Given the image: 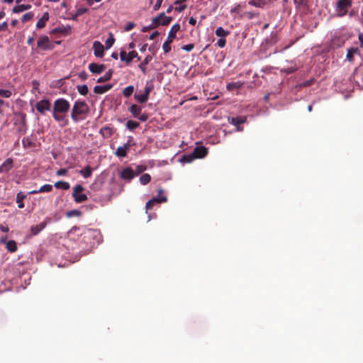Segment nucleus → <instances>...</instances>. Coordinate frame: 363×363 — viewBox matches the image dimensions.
<instances>
[{
	"instance_id": "nucleus-1",
	"label": "nucleus",
	"mask_w": 363,
	"mask_h": 363,
	"mask_svg": "<svg viewBox=\"0 0 363 363\" xmlns=\"http://www.w3.org/2000/svg\"><path fill=\"white\" fill-rule=\"evenodd\" d=\"M70 104L68 101L63 98L57 99L54 101L52 109V117L58 122H62L63 125H68L67 113L69 110Z\"/></svg>"
},
{
	"instance_id": "nucleus-2",
	"label": "nucleus",
	"mask_w": 363,
	"mask_h": 363,
	"mask_svg": "<svg viewBox=\"0 0 363 363\" xmlns=\"http://www.w3.org/2000/svg\"><path fill=\"white\" fill-rule=\"evenodd\" d=\"M89 112L88 105L82 101H76L73 105L71 118L75 123L84 120Z\"/></svg>"
},
{
	"instance_id": "nucleus-3",
	"label": "nucleus",
	"mask_w": 363,
	"mask_h": 363,
	"mask_svg": "<svg viewBox=\"0 0 363 363\" xmlns=\"http://www.w3.org/2000/svg\"><path fill=\"white\" fill-rule=\"evenodd\" d=\"M352 0H338L335 7V11L338 17L345 16L348 9L352 6Z\"/></svg>"
},
{
	"instance_id": "nucleus-4",
	"label": "nucleus",
	"mask_w": 363,
	"mask_h": 363,
	"mask_svg": "<svg viewBox=\"0 0 363 363\" xmlns=\"http://www.w3.org/2000/svg\"><path fill=\"white\" fill-rule=\"evenodd\" d=\"M84 188L81 184H77L73 188L72 197L76 203H82L87 200V196L85 194H81Z\"/></svg>"
},
{
	"instance_id": "nucleus-5",
	"label": "nucleus",
	"mask_w": 363,
	"mask_h": 363,
	"mask_svg": "<svg viewBox=\"0 0 363 363\" xmlns=\"http://www.w3.org/2000/svg\"><path fill=\"white\" fill-rule=\"evenodd\" d=\"M37 45L38 48L43 50H52L53 48V45L47 35L40 36L38 40Z\"/></svg>"
},
{
	"instance_id": "nucleus-6",
	"label": "nucleus",
	"mask_w": 363,
	"mask_h": 363,
	"mask_svg": "<svg viewBox=\"0 0 363 363\" xmlns=\"http://www.w3.org/2000/svg\"><path fill=\"white\" fill-rule=\"evenodd\" d=\"M120 57L121 61H125L127 64H130L135 57H137L138 60H140V57L138 56V52L135 50H133L128 53H127L125 50H121L120 52Z\"/></svg>"
},
{
	"instance_id": "nucleus-7",
	"label": "nucleus",
	"mask_w": 363,
	"mask_h": 363,
	"mask_svg": "<svg viewBox=\"0 0 363 363\" xmlns=\"http://www.w3.org/2000/svg\"><path fill=\"white\" fill-rule=\"evenodd\" d=\"M50 220V219L47 218L44 221L41 222L40 223L35 225H32L30 229L31 235H38L46 227Z\"/></svg>"
},
{
	"instance_id": "nucleus-8",
	"label": "nucleus",
	"mask_w": 363,
	"mask_h": 363,
	"mask_svg": "<svg viewBox=\"0 0 363 363\" xmlns=\"http://www.w3.org/2000/svg\"><path fill=\"white\" fill-rule=\"evenodd\" d=\"M50 106L51 104L48 99L41 100L35 105L36 110L41 114H43L46 111H49L50 109Z\"/></svg>"
},
{
	"instance_id": "nucleus-9",
	"label": "nucleus",
	"mask_w": 363,
	"mask_h": 363,
	"mask_svg": "<svg viewBox=\"0 0 363 363\" xmlns=\"http://www.w3.org/2000/svg\"><path fill=\"white\" fill-rule=\"evenodd\" d=\"M228 121L232 125L236 126V130L238 131H242V128L240 127V125L246 121V118L245 116L232 117L228 118Z\"/></svg>"
},
{
	"instance_id": "nucleus-10",
	"label": "nucleus",
	"mask_w": 363,
	"mask_h": 363,
	"mask_svg": "<svg viewBox=\"0 0 363 363\" xmlns=\"http://www.w3.org/2000/svg\"><path fill=\"white\" fill-rule=\"evenodd\" d=\"M94 55L98 57H102L104 52V46L99 41H94L93 43Z\"/></svg>"
},
{
	"instance_id": "nucleus-11",
	"label": "nucleus",
	"mask_w": 363,
	"mask_h": 363,
	"mask_svg": "<svg viewBox=\"0 0 363 363\" xmlns=\"http://www.w3.org/2000/svg\"><path fill=\"white\" fill-rule=\"evenodd\" d=\"M135 175V174L130 167L123 169L120 173V176L123 179L128 181L131 180Z\"/></svg>"
},
{
	"instance_id": "nucleus-12",
	"label": "nucleus",
	"mask_w": 363,
	"mask_h": 363,
	"mask_svg": "<svg viewBox=\"0 0 363 363\" xmlns=\"http://www.w3.org/2000/svg\"><path fill=\"white\" fill-rule=\"evenodd\" d=\"M208 154V150L203 146H199L194 148L193 155L194 158H203Z\"/></svg>"
},
{
	"instance_id": "nucleus-13",
	"label": "nucleus",
	"mask_w": 363,
	"mask_h": 363,
	"mask_svg": "<svg viewBox=\"0 0 363 363\" xmlns=\"http://www.w3.org/2000/svg\"><path fill=\"white\" fill-rule=\"evenodd\" d=\"M130 143H127L123 146H120L116 149V155L118 157H125L127 156L128 151L130 149Z\"/></svg>"
},
{
	"instance_id": "nucleus-14",
	"label": "nucleus",
	"mask_w": 363,
	"mask_h": 363,
	"mask_svg": "<svg viewBox=\"0 0 363 363\" xmlns=\"http://www.w3.org/2000/svg\"><path fill=\"white\" fill-rule=\"evenodd\" d=\"M167 201V199L166 196H162L160 198H152V199H150V201H148L146 203V205H145L146 210L147 211V210L152 209V207L154 206V205L157 203H164V202H166Z\"/></svg>"
},
{
	"instance_id": "nucleus-15",
	"label": "nucleus",
	"mask_w": 363,
	"mask_h": 363,
	"mask_svg": "<svg viewBox=\"0 0 363 363\" xmlns=\"http://www.w3.org/2000/svg\"><path fill=\"white\" fill-rule=\"evenodd\" d=\"M89 69L90 72L94 74H101L105 70L106 67L104 65H98L96 63H91L89 65Z\"/></svg>"
},
{
	"instance_id": "nucleus-16",
	"label": "nucleus",
	"mask_w": 363,
	"mask_h": 363,
	"mask_svg": "<svg viewBox=\"0 0 363 363\" xmlns=\"http://www.w3.org/2000/svg\"><path fill=\"white\" fill-rule=\"evenodd\" d=\"M180 28L181 26L179 23L174 24L172 26L170 30L169 31L167 40L173 42L174 39L176 38L177 32H178L180 30Z\"/></svg>"
},
{
	"instance_id": "nucleus-17",
	"label": "nucleus",
	"mask_w": 363,
	"mask_h": 363,
	"mask_svg": "<svg viewBox=\"0 0 363 363\" xmlns=\"http://www.w3.org/2000/svg\"><path fill=\"white\" fill-rule=\"evenodd\" d=\"M13 161L11 158L6 159L0 166L1 172H8L13 167Z\"/></svg>"
},
{
	"instance_id": "nucleus-18",
	"label": "nucleus",
	"mask_w": 363,
	"mask_h": 363,
	"mask_svg": "<svg viewBox=\"0 0 363 363\" xmlns=\"http://www.w3.org/2000/svg\"><path fill=\"white\" fill-rule=\"evenodd\" d=\"M49 18H50L49 13L45 12L43 14L42 17L38 21V22L36 23V28L38 29L43 28L46 25V22L49 20Z\"/></svg>"
},
{
	"instance_id": "nucleus-19",
	"label": "nucleus",
	"mask_w": 363,
	"mask_h": 363,
	"mask_svg": "<svg viewBox=\"0 0 363 363\" xmlns=\"http://www.w3.org/2000/svg\"><path fill=\"white\" fill-rule=\"evenodd\" d=\"M100 134L104 138H110L113 133V129L110 126L102 127L99 130Z\"/></svg>"
},
{
	"instance_id": "nucleus-20",
	"label": "nucleus",
	"mask_w": 363,
	"mask_h": 363,
	"mask_svg": "<svg viewBox=\"0 0 363 363\" xmlns=\"http://www.w3.org/2000/svg\"><path fill=\"white\" fill-rule=\"evenodd\" d=\"M113 87L112 84H106L104 86H96L94 88V92L97 94H102L109 91Z\"/></svg>"
},
{
	"instance_id": "nucleus-21",
	"label": "nucleus",
	"mask_w": 363,
	"mask_h": 363,
	"mask_svg": "<svg viewBox=\"0 0 363 363\" xmlns=\"http://www.w3.org/2000/svg\"><path fill=\"white\" fill-rule=\"evenodd\" d=\"M52 191V186L51 184H44L38 190H33L30 191L29 194H37L40 193L50 192Z\"/></svg>"
},
{
	"instance_id": "nucleus-22",
	"label": "nucleus",
	"mask_w": 363,
	"mask_h": 363,
	"mask_svg": "<svg viewBox=\"0 0 363 363\" xmlns=\"http://www.w3.org/2000/svg\"><path fill=\"white\" fill-rule=\"evenodd\" d=\"M128 110L135 118H138L141 113L142 107L137 104H133L130 106Z\"/></svg>"
},
{
	"instance_id": "nucleus-23",
	"label": "nucleus",
	"mask_w": 363,
	"mask_h": 363,
	"mask_svg": "<svg viewBox=\"0 0 363 363\" xmlns=\"http://www.w3.org/2000/svg\"><path fill=\"white\" fill-rule=\"evenodd\" d=\"M354 54H360L359 50L357 48H350L348 49L347 53V60L350 62H352L354 60Z\"/></svg>"
},
{
	"instance_id": "nucleus-24",
	"label": "nucleus",
	"mask_w": 363,
	"mask_h": 363,
	"mask_svg": "<svg viewBox=\"0 0 363 363\" xmlns=\"http://www.w3.org/2000/svg\"><path fill=\"white\" fill-rule=\"evenodd\" d=\"M31 8L30 4H20L14 6L12 9L13 13H18L23 12L26 10H29Z\"/></svg>"
},
{
	"instance_id": "nucleus-25",
	"label": "nucleus",
	"mask_w": 363,
	"mask_h": 363,
	"mask_svg": "<svg viewBox=\"0 0 363 363\" xmlns=\"http://www.w3.org/2000/svg\"><path fill=\"white\" fill-rule=\"evenodd\" d=\"M6 248L10 252H15L17 251V244L14 240H9L6 243Z\"/></svg>"
},
{
	"instance_id": "nucleus-26",
	"label": "nucleus",
	"mask_w": 363,
	"mask_h": 363,
	"mask_svg": "<svg viewBox=\"0 0 363 363\" xmlns=\"http://www.w3.org/2000/svg\"><path fill=\"white\" fill-rule=\"evenodd\" d=\"M26 198V195L23 194L22 192H18L16 196V203H18V207L19 208H23L24 207L23 200Z\"/></svg>"
},
{
	"instance_id": "nucleus-27",
	"label": "nucleus",
	"mask_w": 363,
	"mask_h": 363,
	"mask_svg": "<svg viewBox=\"0 0 363 363\" xmlns=\"http://www.w3.org/2000/svg\"><path fill=\"white\" fill-rule=\"evenodd\" d=\"M152 57L150 55H147L144 60L139 65L140 70L145 74L146 73V65L152 60Z\"/></svg>"
},
{
	"instance_id": "nucleus-28",
	"label": "nucleus",
	"mask_w": 363,
	"mask_h": 363,
	"mask_svg": "<svg viewBox=\"0 0 363 363\" xmlns=\"http://www.w3.org/2000/svg\"><path fill=\"white\" fill-rule=\"evenodd\" d=\"M134 97H135V100L140 104H144V103L147 102L149 99V97H147V95L145 94L144 93L143 94L135 93L134 95Z\"/></svg>"
},
{
	"instance_id": "nucleus-29",
	"label": "nucleus",
	"mask_w": 363,
	"mask_h": 363,
	"mask_svg": "<svg viewBox=\"0 0 363 363\" xmlns=\"http://www.w3.org/2000/svg\"><path fill=\"white\" fill-rule=\"evenodd\" d=\"M160 18L161 21V26H167L171 23L172 20V17L167 16L164 12L160 13Z\"/></svg>"
},
{
	"instance_id": "nucleus-30",
	"label": "nucleus",
	"mask_w": 363,
	"mask_h": 363,
	"mask_svg": "<svg viewBox=\"0 0 363 363\" xmlns=\"http://www.w3.org/2000/svg\"><path fill=\"white\" fill-rule=\"evenodd\" d=\"M92 168L90 166H86L85 168L79 171V174L84 178H89L92 174Z\"/></svg>"
},
{
	"instance_id": "nucleus-31",
	"label": "nucleus",
	"mask_w": 363,
	"mask_h": 363,
	"mask_svg": "<svg viewBox=\"0 0 363 363\" xmlns=\"http://www.w3.org/2000/svg\"><path fill=\"white\" fill-rule=\"evenodd\" d=\"M22 145L24 148L33 147L35 146V143L30 137L23 138L22 140Z\"/></svg>"
},
{
	"instance_id": "nucleus-32",
	"label": "nucleus",
	"mask_w": 363,
	"mask_h": 363,
	"mask_svg": "<svg viewBox=\"0 0 363 363\" xmlns=\"http://www.w3.org/2000/svg\"><path fill=\"white\" fill-rule=\"evenodd\" d=\"M112 74H113V71L112 69H109L105 74L104 76L103 77H99L98 79H97V82L98 83H102V82H107L108 80H110L112 77Z\"/></svg>"
},
{
	"instance_id": "nucleus-33",
	"label": "nucleus",
	"mask_w": 363,
	"mask_h": 363,
	"mask_svg": "<svg viewBox=\"0 0 363 363\" xmlns=\"http://www.w3.org/2000/svg\"><path fill=\"white\" fill-rule=\"evenodd\" d=\"M296 9H301L308 6V0H293Z\"/></svg>"
},
{
	"instance_id": "nucleus-34",
	"label": "nucleus",
	"mask_w": 363,
	"mask_h": 363,
	"mask_svg": "<svg viewBox=\"0 0 363 363\" xmlns=\"http://www.w3.org/2000/svg\"><path fill=\"white\" fill-rule=\"evenodd\" d=\"M55 186L57 189H62L64 190H67L70 187L69 184L68 182H64V181H59V182H55Z\"/></svg>"
},
{
	"instance_id": "nucleus-35",
	"label": "nucleus",
	"mask_w": 363,
	"mask_h": 363,
	"mask_svg": "<svg viewBox=\"0 0 363 363\" xmlns=\"http://www.w3.org/2000/svg\"><path fill=\"white\" fill-rule=\"evenodd\" d=\"M242 86V83L240 82H231L227 84L226 87L227 89L229 91H232L233 89H238L241 88Z\"/></svg>"
},
{
	"instance_id": "nucleus-36",
	"label": "nucleus",
	"mask_w": 363,
	"mask_h": 363,
	"mask_svg": "<svg viewBox=\"0 0 363 363\" xmlns=\"http://www.w3.org/2000/svg\"><path fill=\"white\" fill-rule=\"evenodd\" d=\"M134 86L133 85L128 86L123 90V94L125 97H130L134 92Z\"/></svg>"
},
{
	"instance_id": "nucleus-37",
	"label": "nucleus",
	"mask_w": 363,
	"mask_h": 363,
	"mask_svg": "<svg viewBox=\"0 0 363 363\" xmlns=\"http://www.w3.org/2000/svg\"><path fill=\"white\" fill-rule=\"evenodd\" d=\"M115 43V38L112 33H109V37L106 39L105 42V46L106 49L111 48Z\"/></svg>"
},
{
	"instance_id": "nucleus-38",
	"label": "nucleus",
	"mask_w": 363,
	"mask_h": 363,
	"mask_svg": "<svg viewBox=\"0 0 363 363\" xmlns=\"http://www.w3.org/2000/svg\"><path fill=\"white\" fill-rule=\"evenodd\" d=\"M151 180V177L149 174H143L140 177V182L143 185L147 184Z\"/></svg>"
},
{
	"instance_id": "nucleus-39",
	"label": "nucleus",
	"mask_w": 363,
	"mask_h": 363,
	"mask_svg": "<svg viewBox=\"0 0 363 363\" xmlns=\"http://www.w3.org/2000/svg\"><path fill=\"white\" fill-rule=\"evenodd\" d=\"M215 33L217 36L220 37V38H225V36H227L229 34V32L224 30L222 27H218L216 30Z\"/></svg>"
},
{
	"instance_id": "nucleus-40",
	"label": "nucleus",
	"mask_w": 363,
	"mask_h": 363,
	"mask_svg": "<svg viewBox=\"0 0 363 363\" xmlns=\"http://www.w3.org/2000/svg\"><path fill=\"white\" fill-rule=\"evenodd\" d=\"M139 125L140 124L138 122H136V121H134L132 120H129L126 123V127L130 130H133L134 129L137 128L139 126Z\"/></svg>"
},
{
	"instance_id": "nucleus-41",
	"label": "nucleus",
	"mask_w": 363,
	"mask_h": 363,
	"mask_svg": "<svg viewBox=\"0 0 363 363\" xmlns=\"http://www.w3.org/2000/svg\"><path fill=\"white\" fill-rule=\"evenodd\" d=\"M153 89L154 85L152 82H147L144 89V94H146L147 97H149L150 93L152 91Z\"/></svg>"
},
{
	"instance_id": "nucleus-42",
	"label": "nucleus",
	"mask_w": 363,
	"mask_h": 363,
	"mask_svg": "<svg viewBox=\"0 0 363 363\" xmlns=\"http://www.w3.org/2000/svg\"><path fill=\"white\" fill-rule=\"evenodd\" d=\"M248 4L251 6L261 8L264 6L265 3L264 0H251Z\"/></svg>"
},
{
	"instance_id": "nucleus-43",
	"label": "nucleus",
	"mask_w": 363,
	"mask_h": 363,
	"mask_svg": "<svg viewBox=\"0 0 363 363\" xmlns=\"http://www.w3.org/2000/svg\"><path fill=\"white\" fill-rule=\"evenodd\" d=\"M77 90L81 95L85 96L88 94L89 89L86 84L77 86Z\"/></svg>"
},
{
	"instance_id": "nucleus-44",
	"label": "nucleus",
	"mask_w": 363,
	"mask_h": 363,
	"mask_svg": "<svg viewBox=\"0 0 363 363\" xmlns=\"http://www.w3.org/2000/svg\"><path fill=\"white\" fill-rule=\"evenodd\" d=\"M172 43V41H170V40H166L163 45H162V49L164 50V53H168L169 52H170L171 50V43Z\"/></svg>"
},
{
	"instance_id": "nucleus-45",
	"label": "nucleus",
	"mask_w": 363,
	"mask_h": 363,
	"mask_svg": "<svg viewBox=\"0 0 363 363\" xmlns=\"http://www.w3.org/2000/svg\"><path fill=\"white\" fill-rule=\"evenodd\" d=\"M82 215V212L79 210L74 209L66 213V216L68 218H71L73 216H80Z\"/></svg>"
},
{
	"instance_id": "nucleus-46",
	"label": "nucleus",
	"mask_w": 363,
	"mask_h": 363,
	"mask_svg": "<svg viewBox=\"0 0 363 363\" xmlns=\"http://www.w3.org/2000/svg\"><path fill=\"white\" fill-rule=\"evenodd\" d=\"M34 16V13L33 12H28L24 14L21 18V21L23 23H26L30 20H31Z\"/></svg>"
},
{
	"instance_id": "nucleus-47",
	"label": "nucleus",
	"mask_w": 363,
	"mask_h": 363,
	"mask_svg": "<svg viewBox=\"0 0 363 363\" xmlns=\"http://www.w3.org/2000/svg\"><path fill=\"white\" fill-rule=\"evenodd\" d=\"M32 86H33V89L31 90L32 93H35V91H38V93L40 92L39 91L40 83L37 80L32 81Z\"/></svg>"
},
{
	"instance_id": "nucleus-48",
	"label": "nucleus",
	"mask_w": 363,
	"mask_h": 363,
	"mask_svg": "<svg viewBox=\"0 0 363 363\" xmlns=\"http://www.w3.org/2000/svg\"><path fill=\"white\" fill-rule=\"evenodd\" d=\"M12 95V93L10 90H4L0 89V96L5 98H10Z\"/></svg>"
},
{
	"instance_id": "nucleus-49",
	"label": "nucleus",
	"mask_w": 363,
	"mask_h": 363,
	"mask_svg": "<svg viewBox=\"0 0 363 363\" xmlns=\"http://www.w3.org/2000/svg\"><path fill=\"white\" fill-rule=\"evenodd\" d=\"M152 24L155 25V28H157L159 26H161L160 14L152 19Z\"/></svg>"
},
{
	"instance_id": "nucleus-50",
	"label": "nucleus",
	"mask_w": 363,
	"mask_h": 363,
	"mask_svg": "<svg viewBox=\"0 0 363 363\" xmlns=\"http://www.w3.org/2000/svg\"><path fill=\"white\" fill-rule=\"evenodd\" d=\"M194 158V156H191V155H184L182 157V158L181 159V161L182 162L189 163L193 160Z\"/></svg>"
},
{
	"instance_id": "nucleus-51",
	"label": "nucleus",
	"mask_w": 363,
	"mask_h": 363,
	"mask_svg": "<svg viewBox=\"0 0 363 363\" xmlns=\"http://www.w3.org/2000/svg\"><path fill=\"white\" fill-rule=\"evenodd\" d=\"M147 169V167L145 165H138L136 167V175L143 172Z\"/></svg>"
},
{
	"instance_id": "nucleus-52",
	"label": "nucleus",
	"mask_w": 363,
	"mask_h": 363,
	"mask_svg": "<svg viewBox=\"0 0 363 363\" xmlns=\"http://www.w3.org/2000/svg\"><path fill=\"white\" fill-rule=\"evenodd\" d=\"M88 12V9L86 8H79L76 11V16H79L83 15L84 13Z\"/></svg>"
},
{
	"instance_id": "nucleus-53",
	"label": "nucleus",
	"mask_w": 363,
	"mask_h": 363,
	"mask_svg": "<svg viewBox=\"0 0 363 363\" xmlns=\"http://www.w3.org/2000/svg\"><path fill=\"white\" fill-rule=\"evenodd\" d=\"M194 48V45L193 43L187 44L182 47V49L186 50L187 52L191 51Z\"/></svg>"
},
{
	"instance_id": "nucleus-54",
	"label": "nucleus",
	"mask_w": 363,
	"mask_h": 363,
	"mask_svg": "<svg viewBox=\"0 0 363 363\" xmlns=\"http://www.w3.org/2000/svg\"><path fill=\"white\" fill-rule=\"evenodd\" d=\"M217 45L219 47V48H224L225 46V44H226V40L224 38H220L218 41H217Z\"/></svg>"
},
{
	"instance_id": "nucleus-55",
	"label": "nucleus",
	"mask_w": 363,
	"mask_h": 363,
	"mask_svg": "<svg viewBox=\"0 0 363 363\" xmlns=\"http://www.w3.org/2000/svg\"><path fill=\"white\" fill-rule=\"evenodd\" d=\"M135 24L133 22H128L125 25V27L124 28L125 31H130L135 27Z\"/></svg>"
},
{
	"instance_id": "nucleus-56",
	"label": "nucleus",
	"mask_w": 363,
	"mask_h": 363,
	"mask_svg": "<svg viewBox=\"0 0 363 363\" xmlns=\"http://www.w3.org/2000/svg\"><path fill=\"white\" fill-rule=\"evenodd\" d=\"M67 173V169L65 168H61L57 171V176H63L65 175Z\"/></svg>"
},
{
	"instance_id": "nucleus-57",
	"label": "nucleus",
	"mask_w": 363,
	"mask_h": 363,
	"mask_svg": "<svg viewBox=\"0 0 363 363\" xmlns=\"http://www.w3.org/2000/svg\"><path fill=\"white\" fill-rule=\"evenodd\" d=\"M8 23L6 21L3 22L0 24V31H5L8 29Z\"/></svg>"
},
{
	"instance_id": "nucleus-58",
	"label": "nucleus",
	"mask_w": 363,
	"mask_h": 363,
	"mask_svg": "<svg viewBox=\"0 0 363 363\" xmlns=\"http://www.w3.org/2000/svg\"><path fill=\"white\" fill-rule=\"evenodd\" d=\"M162 1H163V0H157V1H156V3H155V6H154V7H153V9H154L155 11H157V10H159V9L161 7V5H162Z\"/></svg>"
},
{
	"instance_id": "nucleus-59",
	"label": "nucleus",
	"mask_w": 363,
	"mask_h": 363,
	"mask_svg": "<svg viewBox=\"0 0 363 363\" xmlns=\"http://www.w3.org/2000/svg\"><path fill=\"white\" fill-rule=\"evenodd\" d=\"M154 28H155V25H152V24L151 23V24H150V26H145V27H143V28L142 29V31H143V32H147V31H149V30H152V29H154Z\"/></svg>"
},
{
	"instance_id": "nucleus-60",
	"label": "nucleus",
	"mask_w": 363,
	"mask_h": 363,
	"mask_svg": "<svg viewBox=\"0 0 363 363\" xmlns=\"http://www.w3.org/2000/svg\"><path fill=\"white\" fill-rule=\"evenodd\" d=\"M79 77L82 80L84 81V80H86V79H87V77H88V74H87L85 72H80V73L79 74Z\"/></svg>"
},
{
	"instance_id": "nucleus-61",
	"label": "nucleus",
	"mask_w": 363,
	"mask_h": 363,
	"mask_svg": "<svg viewBox=\"0 0 363 363\" xmlns=\"http://www.w3.org/2000/svg\"><path fill=\"white\" fill-rule=\"evenodd\" d=\"M140 121L145 122L148 119V116L146 113L142 114L141 116L138 117Z\"/></svg>"
},
{
	"instance_id": "nucleus-62",
	"label": "nucleus",
	"mask_w": 363,
	"mask_h": 363,
	"mask_svg": "<svg viewBox=\"0 0 363 363\" xmlns=\"http://www.w3.org/2000/svg\"><path fill=\"white\" fill-rule=\"evenodd\" d=\"M313 83V79L306 81L301 84V86H311Z\"/></svg>"
},
{
	"instance_id": "nucleus-63",
	"label": "nucleus",
	"mask_w": 363,
	"mask_h": 363,
	"mask_svg": "<svg viewBox=\"0 0 363 363\" xmlns=\"http://www.w3.org/2000/svg\"><path fill=\"white\" fill-rule=\"evenodd\" d=\"M0 230L2 232L7 233L9 230V228L6 225H3L0 224Z\"/></svg>"
},
{
	"instance_id": "nucleus-64",
	"label": "nucleus",
	"mask_w": 363,
	"mask_h": 363,
	"mask_svg": "<svg viewBox=\"0 0 363 363\" xmlns=\"http://www.w3.org/2000/svg\"><path fill=\"white\" fill-rule=\"evenodd\" d=\"M160 35V33L158 31H155L150 35V40H154L156 37H157Z\"/></svg>"
}]
</instances>
